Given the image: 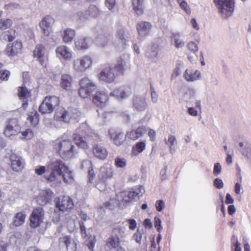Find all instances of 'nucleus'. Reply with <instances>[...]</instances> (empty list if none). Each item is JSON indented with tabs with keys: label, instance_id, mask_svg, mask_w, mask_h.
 <instances>
[{
	"label": "nucleus",
	"instance_id": "obj_1",
	"mask_svg": "<svg viewBox=\"0 0 251 251\" xmlns=\"http://www.w3.org/2000/svg\"><path fill=\"white\" fill-rule=\"evenodd\" d=\"M50 166L51 170L50 174L49 176H44L48 182H51L56 181L58 176H61L66 183L70 182L73 180L72 172L62 160L56 159L48 166V168Z\"/></svg>",
	"mask_w": 251,
	"mask_h": 251
},
{
	"label": "nucleus",
	"instance_id": "obj_2",
	"mask_svg": "<svg viewBox=\"0 0 251 251\" xmlns=\"http://www.w3.org/2000/svg\"><path fill=\"white\" fill-rule=\"evenodd\" d=\"M53 149L64 160H70L75 157L76 150L70 139L58 138L53 142Z\"/></svg>",
	"mask_w": 251,
	"mask_h": 251
},
{
	"label": "nucleus",
	"instance_id": "obj_3",
	"mask_svg": "<svg viewBox=\"0 0 251 251\" xmlns=\"http://www.w3.org/2000/svg\"><path fill=\"white\" fill-rule=\"evenodd\" d=\"M79 85L78 94L83 99L90 97L97 88L96 83L88 77L80 79Z\"/></svg>",
	"mask_w": 251,
	"mask_h": 251
},
{
	"label": "nucleus",
	"instance_id": "obj_4",
	"mask_svg": "<svg viewBox=\"0 0 251 251\" xmlns=\"http://www.w3.org/2000/svg\"><path fill=\"white\" fill-rule=\"evenodd\" d=\"M219 13L224 18L230 17L235 8L234 0H214Z\"/></svg>",
	"mask_w": 251,
	"mask_h": 251
},
{
	"label": "nucleus",
	"instance_id": "obj_5",
	"mask_svg": "<svg viewBox=\"0 0 251 251\" xmlns=\"http://www.w3.org/2000/svg\"><path fill=\"white\" fill-rule=\"evenodd\" d=\"M88 127L85 125H82L78 128V133L73 134V140L79 148L83 149L88 148V144L86 140L87 137L88 136Z\"/></svg>",
	"mask_w": 251,
	"mask_h": 251
},
{
	"label": "nucleus",
	"instance_id": "obj_6",
	"mask_svg": "<svg viewBox=\"0 0 251 251\" xmlns=\"http://www.w3.org/2000/svg\"><path fill=\"white\" fill-rule=\"evenodd\" d=\"M92 64V58L90 56L86 55L74 59L73 63V67L76 72L83 73L90 69Z\"/></svg>",
	"mask_w": 251,
	"mask_h": 251
},
{
	"label": "nucleus",
	"instance_id": "obj_7",
	"mask_svg": "<svg viewBox=\"0 0 251 251\" xmlns=\"http://www.w3.org/2000/svg\"><path fill=\"white\" fill-rule=\"evenodd\" d=\"M21 126L19 121L16 118L8 119L3 130V134L8 137L15 136L20 133Z\"/></svg>",
	"mask_w": 251,
	"mask_h": 251
},
{
	"label": "nucleus",
	"instance_id": "obj_8",
	"mask_svg": "<svg viewBox=\"0 0 251 251\" xmlns=\"http://www.w3.org/2000/svg\"><path fill=\"white\" fill-rule=\"evenodd\" d=\"M74 207L73 199L69 196L63 195L58 198L55 202V207L62 212L69 211Z\"/></svg>",
	"mask_w": 251,
	"mask_h": 251
},
{
	"label": "nucleus",
	"instance_id": "obj_9",
	"mask_svg": "<svg viewBox=\"0 0 251 251\" xmlns=\"http://www.w3.org/2000/svg\"><path fill=\"white\" fill-rule=\"evenodd\" d=\"M44 219V211L42 207L34 208L29 217L30 226L36 228L43 222Z\"/></svg>",
	"mask_w": 251,
	"mask_h": 251
},
{
	"label": "nucleus",
	"instance_id": "obj_10",
	"mask_svg": "<svg viewBox=\"0 0 251 251\" xmlns=\"http://www.w3.org/2000/svg\"><path fill=\"white\" fill-rule=\"evenodd\" d=\"M60 103L59 99L56 96H47L40 105L38 110H57Z\"/></svg>",
	"mask_w": 251,
	"mask_h": 251
},
{
	"label": "nucleus",
	"instance_id": "obj_11",
	"mask_svg": "<svg viewBox=\"0 0 251 251\" xmlns=\"http://www.w3.org/2000/svg\"><path fill=\"white\" fill-rule=\"evenodd\" d=\"M10 167L16 172H20L25 166V162L23 158L18 154L12 152L9 156Z\"/></svg>",
	"mask_w": 251,
	"mask_h": 251
},
{
	"label": "nucleus",
	"instance_id": "obj_12",
	"mask_svg": "<svg viewBox=\"0 0 251 251\" xmlns=\"http://www.w3.org/2000/svg\"><path fill=\"white\" fill-rule=\"evenodd\" d=\"M54 22V19L51 16L46 15L39 23V27L45 36H49L52 32V25Z\"/></svg>",
	"mask_w": 251,
	"mask_h": 251
},
{
	"label": "nucleus",
	"instance_id": "obj_13",
	"mask_svg": "<svg viewBox=\"0 0 251 251\" xmlns=\"http://www.w3.org/2000/svg\"><path fill=\"white\" fill-rule=\"evenodd\" d=\"M130 55L128 53L123 54L117 60L115 69L117 72L124 74L125 71L130 69Z\"/></svg>",
	"mask_w": 251,
	"mask_h": 251
},
{
	"label": "nucleus",
	"instance_id": "obj_14",
	"mask_svg": "<svg viewBox=\"0 0 251 251\" xmlns=\"http://www.w3.org/2000/svg\"><path fill=\"white\" fill-rule=\"evenodd\" d=\"M100 10L97 6L91 5L85 12H78L76 15V19L81 21H84L87 19L88 15L93 18H97L100 16Z\"/></svg>",
	"mask_w": 251,
	"mask_h": 251
},
{
	"label": "nucleus",
	"instance_id": "obj_15",
	"mask_svg": "<svg viewBox=\"0 0 251 251\" xmlns=\"http://www.w3.org/2000/svg\"><path fill=\"white\" fill-rule=\"evenodd\" d=\"M127 34V30L126 28L123 26L119 27L117 31L116 37L118 38L119 43L118 45H114L119 50H123L125 49L127 45L128 40L126 39V35Z\"/></svg>",
	"mask_w": 251,
	"mask_h": 251
},
{
	"label": "nucleus",
	"instance_id": "obj_16",
	"mask_svg": "<svg viewBox=\"0 0 251 251\" xmlns=\"http://www.w3.org/2000/svg\"><path fill=\"white\" fill-rule=\"evenodd\" d=\"M109 95L117 100H123L130 96L131 90L128 86H122L114 89Z\"/></svg>",
	"mask_w": 251,
	"mask_h": 251
},
{
	"label": "nucleus",
	"instance_id": "obj_17",
	"mask_svg": "<svg viewBox=\"0 0 251 251\" xmlns=\"http://www.w3.org/2000/svg\"><path fill=\"white\" fill-rule=\"evenodd\" d=\"M108 100V96L104 91H97L93 98V103L98 107H104Z\"/></svg>",
	"mask_w": 251,
	"mask_h": 251
},
{
	"label": "nucleus",
	"instance_id": "obj_18",
	"mask_svg": "<svg viewBox=\"0 0 251 251\" xmlns=\"http://www.w3.org/2000/svg\"><path fill=\"white\" fill-rule=\"evenodd\" d=\"M99 76L100 80L108 83H112L115 79L113 68L108 66H106L102 69Z\"/></svg>",
	"mask_w": 251,
	"mask_h": 251
},
{
	"label": "nucleus",
	"instance_id": "obj_19",
	"mask_svg": "<svg viewBox=\"0 0 251 251\" xmlns=\"http://www.w3.org/2000/svg\"><path fill=\"white\" fill-rule=\"evenodd\" d=\"M120 244V239L116 234L111 235L106 242V246L110 250L114 249L116 251H126L125 249L121 246Z\"/></svg>",
	"mask_w": 251,
	"mask_h": 251
},
{
	"label": "nucleus",
	"instance_id": "obj_20",
	"mask_svg": "<svg viewBox=\"0 0 251 251\" xmlns=\"http://www.w3.org/2000/svg\"><path fill=\"white\" fill-rule=\"evenodd\" d=\"M22 48L23 46L21 42L16 41L12 43L7 44L5 52L9 57H12L20 53Z\"/></svg>",
	"mask_w": 251,
	"mask_h": 251
},
{
	"label": "nucleus",
	"instance_id": "obj_21",
	"mask_svg": "<svg viewBox=\"0 0 251 251\" xmlns=\"http://www.w3.org/2000/svg\"><path fill=\"white\" fill-rule=\"evenodd\" d=\"M113 176V170L112 167L102 166L100 169L98 178L100 182L105 183Z\"/></svg>",
	"mask_w": 251,
	"mask_h": 251
},
{
	"label": "nucleus",
	"instance_id": "obj_22",
	"mask_svg": "<svg viewBox=\"0 0 251 251\" xmlns=\"http://www.w3.org/2000/svg\"><path fill=\"white\" fill-rule=\"evenodd\" d=\"M146 127L144 126H138L135 129L127 132L126 134V137L132 141H136L142 137L143 135L146 132Z\"/></svg>",
	"mask_w": 251,
	"mask_h": 251
},
{
	"label": "nucleus",
	"instance_id": "obj_23",
	"mask_svg": "<svg viewBox=\"0 0 251 251\" xmlns=\"http://www.w3.org/2000/svg\"><path fill=\"white\" fill-rule=\"evenodd\" d=\"M45 47L42 44L36 46L33 50V56L39 62L40 64L44 66L46 58Z\"/></svg>",
	"mask_w": 251,
	"mask_h": 251
},
{
	"label": "nucleus",
	"instance_id": "obj_24",
	"mask_svg": "<svg viewBox=\"0 0 251 251\" xmlns=\"http://www.w3.org/2000/svg\"><path fill=\"white\" fill-rule=\"evenodd\" d=\"M31 96V93L24 84L18 89V96L22 102V107L26 109L28 105V99Z\"/></svg>",
	"mask_w": 251,
	"mask_h": 251
},
{
	"label": "nucleus",
	"instance_id": "obj_25",
	"mask_svg": "<svg viewBox=\"0 0 251 251\" xmlns=\"http://www.w3.org/2000/svg\"><path fill=\"white\" fill-rule=\"evenodd\" d=\"M56 55L59 58L65 60H70L72 58V52L71 49L64 45L58 47L55 50Z\"/></svg>",
	"mask_w": 251,
	"mask_h": 251
},
{
	"label": "nucleus",
	"instance_id": "obj_26",
	"mask_svg": "<svg viewBox=\"0 0 251 251\" xmlns=\"http://www.w3.org/2000/svg\"><path fill=\"white\" fill-rule=\"evenodd\" d=\"M60 243H63L69 251H75L77 250V244L74 239L70 235H64L59 238Z\"/></svg>",
	"mask_w": 251,
	"mask_h": 251
},
{
	"label": "nucleus",
	"instance_id": "obj_27",
	"mask_svg": "<svg viewBox=\"0 0 251 251\" xmlns=\"http://www.w3.org/2000/svg\"><path fill=\"white\" fill-rule=\"evenodd\" d=\"M73 117V111H56L54 118L56 121L68 123Z\"/></svg>",
	"mask_w": 251,
	"mask_h": 251
},
{
	"label": "nucleus",
	"instance_id": "obj_28",
	"mask_svg": "<svg viewBox=\"0 0 251 251\" xmlns=\"http://www.w3.org/2000/svg\"><path fill=\"white\" fill-rule=\"evenodd\" d=\"M170 39L172 45L176 49L182 48L185 46V42L181 38V34L179 32H172Z\"/></svg>",
	"mask_w": 251,
	"mask_h": 251
},
{
	"label": "nucleus",
	"instance_id": "obj_29",
	"mask_svg": "<svg viewBox=\"0 0 251 251\" xmlns=\"http://www.w3.org/2000/svg\"><path fill=\"white\" fill-rule=\"evenodd\" d=\"M196 91L194 88L190 87L183 88L180 90L179 97L180 99L188 101L191 99L194 98Z\"/></svg>",
	"mask_w": 251,
	"mask_h": 251
},
{
	"label": "nucleus",
	"instance_id": "obj_30",
	"mask_svg": "<svg viewBox=\"0 0 251 251\" xmlns=\"http://www.w3.org/2000/svg\"><path fill=\"white\" fill-rule=\"evenodd\" d=\"M93 153L95 157L101 160L106 159L108 153L104 147L99 145L93 146Z\"/></svg>",
	"mask_w": 251,
	"mask_h": 251
},
{
	"label": "nucleus",
	"instance_id": "obj_31",
	"mask_svg": "<svg viewBox=\"0 0 251 251\" xmlns=\"http://www.w3.org/2000/svg\"><path fill=\"white\" fill-rule=\"evenodd\" d=\"M183 75L186 80L192 82L200 79L201 77V73L198 70L193 72L190 69H186Z\"/></svg>",
	"mask_w": 251,
	"mask_h": 251
},
{
	"label": "nucleus",
	"instance_id": "obj_32",
	"mask_svg": "<svg viewBox=\"0 0 251 251\" xmlns=\"http://www.w3.org/2000/svg\"><path fill=\"white\" fill-rule=\"evenodd\" d=\"M159 46L157 44H153L146 52V56L154 62L158 60V53Z\"/></svg>",
	"mask_w": 251,
	"mask_h": 251
},
{
	"label": "nucleus",
	"instance_id": "obj_33",
	"mask_svg": "<svg viewBox=\"0 0 251 251\" xmlns=\"http://www.w3.org/2000/svg\"><path fill=\"white\" fill-rule=\"evenodd\" d=\"M90 38L88 37H81L75 39V47L77 50H84L89 48V43Z\"/></svg>",
	"mask_w": 251,
	"mask_h": 251
},
{
	"label": "nucleus",
	"instance_id": "obj_34",
	"mask_svg": "<svg viewBox=\"0 0 251 251\" xmlns=\"http://www.w3.org/2000/svg\"><path fill=\"white\" fill-rule=\"evenodd\" d=\"M151 27V23L147 22H139L137 25V29L138 34L141 36L147 35Z\"/></svg>",
	"mask_w": 251,
	"mask_h": 251
},
{
	"label": "nucleus",
	"instance_id": "obj_35",
	"mask_svg": "<svg viewBox=\"0 0 251 251\" xmlns=\"http://www.w3.org/2000/svg\"><path fill=\"white\" fill-rule=\"evenodd\" d=\"M111 140L113 143L117 146L122 145L125 142L126 136L122 132L114 131L110 134Z\"/></svg>",
	"mask_w": 251,
	"mask_h": 251
},
{
	"label": "nucleus",
	"instance_id": "obj_36",
	"mask_svg": "<svg viewBox=\"0 0 251 251\" xmlns=\"http://www.w3.org/2000/svg\"><path fill=\"white\" fill-rule=\"evenodd\" d=\"M73 78L71 75L68 74H63L61 76L60 80L61 87L66 91L71 89Z\"/></svg>",
	"mask_w": 251,
	"mask_h": 251
},
{
	"label": "nucleus",
	"instance_id": "obj_37",
	"mask_svg": "<svg viewBox=\"0 0 251 251\" xmlns=\"http://www.w3.org/2000/svg\"><path fill=\"white\" fill-rule=\"evenodd\" d=\"M146 147V143L145 140L137 142L132 147L131 155L132 156H136L142 153Z\"/></svg>",
	"mask_w": 251,
	"mask_h": 251
},
{
	"label": "nucleus",
	"instance_id": "obj_38",
	"mask_svg": "<svg viewBox=\"0 0 251 251\" xmlns=\"http://www.w3.org/2000/svg\"><path fill=\"white\" fill-rule=\"evenodd\" d=\"M133 104L136 110L145 109L147 106L146 99L142 96H135L133 99Z\"/></svg>",
	"mask_w": 251,
	"mask_h": 251
},
{
	"label": "nucleus",
	"instance_id": "obj_39",
	"mask_svg": "<svg viewBox=\"0 0 251 251\" xmlns=\"http://www.w3.org/2000/svg\"><path fill=\"white\" fill-rule=\"evenodd\" d=\"M51 196L47 191H43L37 198V202L38 204L43 206L50 202Z\"/></svg>",
	"mask_w": 251,
	"mask_h": 251
},
{
	"label": "nucleus",
	"instance_id": "obj_40",
	"mask_svg": "<svg viewBox=\"0 0 251 251\" xmlns=\"http://www.w3.org/2000/svg\"><path fill=\"white\" fill-rule=\"evenodd\" d=\"M75 35V31L72 28H67L63 31L62 39L64 42L69 43L72 42Z\"/></svg>",
	"mask_w": 251,
	"mask_h": 251
},
{
	"label": "nucleus",
	"instance_id": "obj_41",
	"mask_svg": "<svg viewBox=\"0 0 251 251\" xmlns=\"http://www.w3.org/2000/svg\"><path fill=\"white\" fill-rule=\"evenodd\" d=\"M39 119L40 115L37 111H31L28 113L27 120L32 126H36L38 124Z\"/></svg>",
	"mask_w": 251,
	"mask_h": 251
},
{
	"label": "nucleus",
	"instance_id": "obj_42",
	"mask_svg": "<svg viewBox=\"0 0 251 251\" xmlns=\"http://www.w3.org/2000/svg\"><path fill=\"white\" fill-rule=\"evenodd\" d=\"M111 39L112 36L109 34L99 35L96 39V42L100 46L105 47Z\"/></svg>",
	"mask_w": 251,
	"mask_h": 251
},
{
	"label": "nucleus",
	"instance_id": "obj_43",
	"mask_svg": "<svg viewBox=\"0 0 251 251\" xmlns=\"http://www.w3.org/2000/svg\"><path fill=\"white\" fill-rule=\"evenodd\" d=\"M26 215L23 212H19L14 217L13 224L16 226L23 225L25 221Z\"/></svg>",
	"mask_w": 251,
	"mask_h": 251
},
{
	"label": "nucleus",
	"instance_id": "obj_44",
	"mask_svg": "<svg viewBox=\"0 0 251 251\" xmlns=\"http://www.w3.org/2000/svg\"><path fill=\"white\" fill-rule=\"evenodd\" d=\"M133 9L138 15L142 14L144 10V0H132Z\"/></svg>",
	"mask_w": 251,
	"mask_h": 251
},
{
	"label": "nucleus",
	"instance_id": "obj_45",
	"mask_svg": "<svg viewBox=\"0 0 251 251\" xmlns=\"http://www.w3.org/2000/svg\"><path fill=\"white\" fill-rule=\"evenodd\" d=\"M12 24V21L9 19H0V29L1 30H5L10 28Z\"/></svg>",
	"mask_w": 251,
	"mask_h": 251
},
{
	"label": "nucleus",
	"instance_id": "obj_46",
	"mask_svg": "<svg viewBox=\"0 0 251 251\" xmlns=\"http://www.w3.org/2000/svg\"><path fill=\"white\" fill-rule=\"evenodd\" d=\"M4 39L8 42H11L16 38L15 31L10 29L5 32L3 34Z\"/></svg>",
	"mask_w": 251,
	"mask_h": 251
},
{
	"label": "nucleus",
	"instance_id": "obj_47",
	"mask_svg": "<svg viewBox=\"0 0 251 251\" xmlns=\"http://www.w3.org/2000/svg\"><path fill=\"white\" fill-rule=\"evenodd\" d=\"M115 165L117 168H124L126 165V160L125 158L118 156L115 159Z\"/></svg>",
	"mask_w": 251,
	"mask_h": 251
},
{
	"label": "nucleus",
	"instance_id": "obj_48",
	"mask_svg": "<svg viewBox=\"0 0 251 251\" xmlns=\"http://www.w3.org/2000/svg\"><path fill=\"white\" fill-rule=\"evenodd\" d=\"M20 133L22 135L21 138L22 139H31L34 136L32 130L30 128L26 129L25 131H20Z\"/></svg>",
	"mask_w": 251,
	"mask_h": 251
},
{
	"label": "nucleus",
	"instance_id": "obj_49",
	"mask_svg": "<svg viewBox=\"0 0 251 251\" xmlns=\"http://www.w3.org/2000/svg\"><path fill=\"white\" fill-rule=\"evenodd\" d=\"M180 7L188 14H191V10L186 0H176Z\"/></svg>",
	"mask_w": 251,
	"mask_h": 251
},
{
	"label": "nucleus",
	"instance_id": "obj_50",
	"mask_svg": "<svg viewBox=\"0 0 251 251\" xmlns=\"http://www.w3.org/2000/svg\"><path fill=\"white\" fill-rule=\"evenodd\" d=\"M86 163H87V161L85 162ZM88 163L90 164V167L89 168L88 172V182L90 183H92L93 180L95 177V173L93 168V166L91 162H88Z\"/></svg>",
	"mask_w": 251,
	"mask_h": 251
},
{
	"label": "nucleus",
	"instance_id": "obj_51",
	"mask_svg": "<svg viewBox=\"0 0 251 251\" xmlns=\"http://www.w3.org/2000/svg\"><path fill=\"white\" fill-rule=\"evenodd\" d=\"M138 194V193L137 192L130 191L127 193V195H126L123 198V200L126 202H131L135 199Z\"/></svg>",
	"mask_w": 251,
	"mask_h": 251
},
{
	"label": "nucleus",
	"instance_id": "obj_52",
	"mask_svg": "<svg viewBox=\"0 0 251 251\" xmlns=\"http://www.w3.org/2000/svg\"><path fill=\"white\" fill-rule=\"evenodd\" d=\"M10 75L9 71L4 70L0 71V79L3 81L7 80Z\"/></svg>",
	"mask_w": 251,
	"mask_h": 251
},
{
	"label": "nucleus",
	"instance_id": "obj_53",
	"mask_svg": "<svg viewBox=\"0 0 251 251\" xmlns=\"http://www.w3.org/2000/svg\"><path fill=\"white\" fill-rule=\"evenodd\" d=\"M161 224V221L159 217L157 216L155 217L154 219V226L157 231L159 232H160L162 229Z\"/></svg>",
	"mask_w": 251,
	"mask_h": 251
},
{
	"label": "nucleus",
	"instance_id": "obj_54",
	"mask_svg": "<svg viewBox=\"0 0 251 251\" xmlns=\"http://www.w3.org/2000/svg\"><path fill=\"white\" fill-rule=\"evenodd\" d=\"M105 4L106 7L110 11H112L116 5L115 0H105Z\"/></svg>",
	"mask_w": 251,
	"mask_h": 251
},
{
	"label": "nucleus",
	"instance_id": "obj_55",
	"mask_svg": "<svg viewBox=\"0 0 251 251\" xmlns=\"http://www.w3.org/2000/svg\"><path fill=\"white\" fill-rule=\"evenodd\" d=\"M150 90L151 92V100L153 102L156 103L158 101V96L155 91L154 87L151 85Z\"/></svg>",
	"mask_w": 251,
	"mask_h": 251
},
{
	"label": "nucleus",
	"instance_id": "obj_56",
	"mask_svg": "<svg viewBox=\"0 0 251 251\" xmlns=\"http://www.w3.org/2000/svg\"><path fill=\"white\" fill-rule=\"evenodd\" d=\"M188 49L193 52H196L198 51L199 48L197 45L193 41L190 42L187 44Z\"/></svg>",
	"mask_w": 251,
	"mask_h": 251
},
{
	"label": "nucleus",
	"instance_id": "obj_57",
	"mask_svg": "<svg viewBox=\"0 0 251 251\" xmlns=\"http://www.w3.org/2000/svg\"><path fill=\"white\" fill-rule=\"evenodd\" d=\"M165 207V203L163 200H157L155 202V208L157 211L161 212Z\"/></svg>",
	"mask_w": 251,
	"mask_h": 251
},
{
	"label": "nucleus",
	"instance_id": "obj_58",
	"mask_svg": "<svg viewBox=\"0 0 251 251\" xmlns=\"http://www.w3.org/2000/svg\"><path fill=\"white\" fill-rule=\"evenodd\" d=\"M96 242V240L95 238H94L91 240H89L88 241H86V245L91 251H94V248Z\"/></svg>",
	"mask_w": 251,
	"mask_h": 251
},
{
	"label": "nucleus",
	"instance_id": "obj_59",
	"mask_svg": "<svg viewBox=\"0 0 251 251\" xmlns=\"http://www.w3.org/2000/svg\"><path fill=\"white\" fill-rule=\"evenodd\" d=\"M79 226L82 237L86 238L87 236V231L83 222H79Z\"/></svg>",
	"mask_w": 251,
	"mask_h": 251
},
{
	"label": "nucleus",
	"instance_id": "obj_60",
	"mask_svg": "<svg viewBox=\"0 0 251 251\" xmlns=\"http://www.w3.org/2000/svg\"><path fill=\"white\" fill-rule=\"evenodd\" d=\"M126 221L129 224V228L130 230H134L136 227H137V222L136 221L133 219H127Z\"/></svg>",
	"mask_w": 251,
	"mask_h": 251
},
{
	"label": "nucleus",
	"instance_id": "obj_61",
	"mask_svg": "<svg viewBox=\"0 0 251 251\" xmlns=\"http://www.w3.org/2000/svg\"><path fill=\"white\" fill-rule=\"evenodd\" d=\"M133 239L136 243L140 244L142 240V234L137 230L133 235Z\"/></svg>",
	"mask_w": 251,
	"mask_h": 251
},
{
	"label": "nucleus",
	"instance_id": "obj_62",
	"mask_svg": "<svg viewBox=\"0 0 251 251\" xmlns=\"http://www.w3.org/2000/svg\"><path fill=\"white\" fill-rule=\"evenodd\" d=\"M148 136L150 137V140L151 142H154L156 138V132L152 129H149L148 131Z\"/></svg>",
	"mask_w": 251,
	"mask_h": 251
},
{
	"label": "nucleus",
	"instance_id": "obj_63",
	"mask_svg": "<svg viewBox=\"0 0 251 251\" xmlns=\"http://www.w3.org/2000/svg\"><path fill=\"white\" fill-rule=\"evenodd\" d=\"M221 166L220 163H216L214 164L213 174L214 175L217 176L221 173Z\"/></svg>",
	"mask_w": 251,
	"mask_h": 251
},
{
	"label": "nucleus",
	"instance_id": "obj_64",
	"mask_svg": "<svg viewBox=\"0 0 251 251\" xmlns=\"http://www.w3.org/2000/svg\"><path fill=\"white\" fill-rule=\"evenodd\" d=\"M214 186L218 189H221L224 186L222 180L219 178H216L214 181Z\"/></svg>",
	"mask_w": 251,
	"mask_h": 251
}]
</instances>
